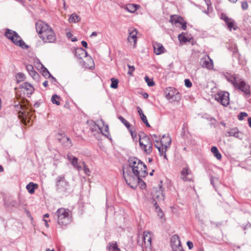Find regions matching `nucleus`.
<instances>
[{
	"instance_id": "nucleus-25",
	"label": "nucleus",
	"mask_w": 251,
	"mask_h": 251,
	"mask_svg": "<svg viewBox=\"0 0 251 251\" xmlns=\"http://www.w3.org/2000/svg\"><path fill=\"white\" fill-rule=\"evenodd\" d=\"M38 187L37 184L33 182H29L26 186V188L28 192L32 194L34 193L35 189Z\"/></svg>"
},
{
	"instance_id": "nucleus-4",
	"label": "nucleus",
	"mask_w": 251,
	"mask_h": 251,
	"mask_svg": "<svg viewBox=\"0 0 251 251\" xmlns=\"http://www.w3.org/2000/svg\"><path fill=\"white\" fill-rule=\"evenodd\" d=\"M57 216V223L59 226L63 228H66V227L70 224L73 218L71 211L68 208H60L55 212Z\"/></svg>"
},
{
	"instance_id": "nucleus-5",
	"label": "nucleus",
	"mask_w": 251,
	"mask_h": 251,
	"mask_svg": "<svg viewBox=\"0 0 251 251\" xmlns=\"http://www.w3.org/2000/svg\"><path fill=\"white\" fill-rule=\"evenodd\" d=\"M5 36L15 45L20 47L23 49H27L29 48V46L26 45L18 34L13 30L6 28L5 32Z\"/></svg>"
},
{
	"instance_id": "nucleus-32",
	"label": "nucleus",
	"mask_w": 251,
	"mask_h": 251,
	"mask_svg": "<svg viewBox=\"0 0 251 251\" xmlns=\"http://www.w3.org/2000/svg\"><path fill=\"white\" fill-rule=\"evenodd\" d=\"M60 99V97L58 95L55 94L52 95L51 98V101L53 104H55L57 105H59L60 103L59 102V100Z\"/></svg>"
},
{
	"instance_id": "nucleus-31",
	"label": "nucleus",
	"mask_w": 251,
	"mask_h": 251,
	"mask_svg": "<svg viewBox=\"0 0 251 251\" xmlns=\"http://www.w3.org/2000/svg\"><path fill=\"white\" fill-rule=\"evenodd\" d=\"M42 75L47 78H50V76H51V74L50 73L48 70L42 65Z\"/></svg>"
},
{
	"instance_id": "nucleus-16",
	"label": "nucleus",
	"mask_w": 251,
	"mask_h": 251,
	"mask_svg": "<svg viewBox=\"0 0 251 251\" xmlns=\"http://www.w3.org/2000/svg\"><path fill=\"white\" fill-rule=\"evenodd\" d=\"M151 233L148 231H144L142 237V240L144 241L145 244L147 247L151 246Z\"/></svg>"
},
{
	"instance_id": "nucleus-46",
	"label": "nucleus",
	"mask_w": 251,
	"mask_h": 251,
	"mask_svg": "<svg viewBox=\"0 0 251 251\" xmlns=\"http://www.w3.org/2000/svg\"><path fill=\"white\" fill-rule=\"evenodd\" d=\"M185 85L188 88H190L192 86V84L191 81L189 79H185L184 80Z\"/></svg>"
},
{
	"instance_id": "nucleus-53",
	"label": "nucleus",
	"mask_w": 251,
	"mask_h": 251,
	"mask_svg": "<svg viewBox=\"0 0 251 251\" xmlns=\"http://www.w3.org/2000/svg\"><path fill=\"white\" fill-rule=\"evenodd\" d=\"M187 245L189 249H191L193 248V244L191 241H187Z\"/></svg>"
},
{
	"instance_id": "nucleus-27",
	"label": "nucleus",
	"mask_w": 251,
	"mask_h": 251,
	"mask_svg": "<svg viewBox=\"0 0 251 251\" xmlns=\"http://www.w3.org/2000/svg\"><path fill=\"white\" fill-rule=\"evenodd\" d=\"M108 250L109 251H121L120 249L118 247L116 242L109 243Z\"/></svg>"
},
{
	"instance_id": "nucleus-6",
	"label": "nucleus",
	"mask_w": 251,
	"mask_h": 251,
	"mask_svg": "<svg viewBox=\"0 0 251 251\" xmlns=\"http://www.w3.org/2000/svg\"><path fill=\"white\" fill-rule=\"evenodd\" d=\"M55 187L57 192L63 196H67L69 193V183L64 175H60L56 177Z\"/></svg>"
},
{
	"instance_id": "nucleus-54",
	"label": "nucleus",
	"mask_w": 251,
	"mask_h": 251,
	"mask_svg": "<svg viewBox=\"0 0 251 251\" xmlns=\"http://www.w3.org/2000/svg\"><path fill=\"white\" fill-rule=\"evenodd\" d=\"M137 112H138V114H139L140 116H141L142 114H144L143 112L142 109L139 106L137 107Z\"/></svg>"
},
{
	"instance_id": "nucleus-26",
	"label": "nucleus",
	"mask_w": 251,
	"mask_h": 251,
	"mask_svg": "<svg viewBox=\"0 0 251 251\" xmlns=\"http://www.w3.org/2000/svg\"><path fill=\"white\" fill-rule=\"evenodd\" d=\"M211 151L213 154L214 156L218 159L221 160L222 158V155L219 152L217 148L213 146L211 148Z\"/></svg>"
},
{
	"instance_id": "nucleus-21",
	"label": "nucleus",
	"mask_w": 251,
	"mask_h": 251,
	"mask_svg": "<svg viewBox=\"0 0 251 251\" xmlns=\"http://www.w3.org/2000/svg\"><path fill=\"white\" fill-rule=\"evenodd\" d=\"M96 127H98L99 130L100 131V132L102 134V135L108 137V135L109 134V128L107 125H106L105 126H104V129L103 127H100L99 126L97 125H95L94 126V127L93 128V129L96 130Z\"/></svg>"
},
{
	"instance_id": "nucleus-40",
	"label": "nucleus",
	"mask_w": 251,
	"mask_h": 251,
	"mask_svg": "<svg viewBox=\"0 0 251 251\" xmlns=\"http://www.w3.org/2000/svg\"><path fill=\"white\" fill-rule=\"evenodd\" d=\"M16 78H17L18 81H22L25 78V75L24 74H23L22 73H19L16 75Z\"/></svg>"
},
{
	"instance_id": "nucleus-58",
	"label": "nucleus",
	"mask_w": 251,
	"mask_h": 251,
	"mask_svg": "<svg viewBox=\"0 0 251 251\" xmlns=\"http://www.w3.org/2000/svg\"><path fill=\"white\" fill-rule=\"evenodd\" d=\"M214 177H211L210 178V183L211 185H213V187L216 189L215 188V186L214 185Z\"/></svg>"
},
{
	"instance_id": "nucleus-18",
	"label": "nucleus",
	"mask_w": 251,
	"mask_h": 251,
	"mask_svg": "<svg viewBox=\"0 0 251 251\" xmlns=\"http://www.w3.org/2000/svg\"><path fill=\"white\" fill-rule=\"evenodd\" d=\"M152 142L150 139V138L146 135H144L143 137L140 136L139 138V145L140 146H145L148 145L149 146L150 145H152Z\"/></svg>"
},
{
	"instance_id": "nucleus-28",
	"label": "nucleus",
	"mask_w": 251,
	"mask_h": 251,
	"mask_svg": "<svg viewBox=\"0 0 251 251\" xmlns=\"http://www.w3.org/2000/svg\"><path fill=\"white\" fill-rule=\"evenodd\" d=\"M81 20L80 17L75 13H73L70 15L69 18V22L76 23Z\"/></svg>"
},
{
	"instance_id": "nucleus-34",
	"label": "nucleus",
	"mask_w": 251,
	"mask_h": 251,
	"mask_svg": "<svg viewBox=\"0 0 251 251\" xmlns=\"http://www.w3.org/2000/svg\"><path fill=\"white\" fill-rule=\"evenodd\" d=\"M226 23L230 30H231L232 28H233L234 30L236 29L237 26L234 27L235 22L232 19H230L228 21V22H227V23Z\"/></svg>"
},
{
	"instance_id": "nucleus-1",
	"label": "nucleus",
	"mask_w": 251,
	"mask_h": 251,
	"mask_svg": "<svg viewBox=\"0 0 251 251\" xmlns=\"http://www.w3.org/2000/svg\"><path fill=\"white\" fill-rule=\"evenodd\" d=\"M128 163L127 166H123V176L126 184L132 189H135L140 183L145 186L146 184L141 177H144L148 175L146 165L134 156L129 157Z\"/></svg>"
},
{
	"instance_id": "nucleus-62",
	"label": "nucleus",
	"mask_w": 251,
	"mask_h": 251,
	"mask_svg": "<svg viewBox=\"0 0 251 251\" xmlns=\"http://www.w3.org/2000/svg\"><path fill=\"white\" fill-rule=\"evenodd\" d=\"M143 97L145 99H147L149 97V95L147 93L145 92L143 94Z\"/></svg>"
},
{
	"instance_id": "nucleus-33",
	"label": "nucleus",
	"mask_w": 251,
	"mask_h": 251,
	"mask_svg": "<svg viewBox=\"0 0 251 251\" xmlns=\"http://www.w3.org/2000/svg\"><path fill=\"white\" fill-rule=\"evenodd\" d=\"M111 81V83L110 85V87L114 89H116L118 87L119 80L117 78H115L114 77L111 78L110 79Z\"/></svg>"
},
{
	"instance_id": "nucleus-60",
	"label": "nucleus",
	"mask_w": 251,
	"mask_h": 251,
	"mask_svg": "<svg viewBox=\"0 0 251 251\" xmlns=\"http://www.w3.org/2000/svg\"><path fill=\"white\" fill-rule=\"evenodd\" d=\"M154 146L157 149V147H161L160 140L158 141V143L154 142Z\"/></svg>"
},
{
	"instance_id": "nucleus-2",
	"label": "nucleus",
	"mask_w": 251,
	"mask_h": 251,
	"mask_svg": "<svg viewBox=\"0 0 251 251\" xmlns=\"http://www.w3.org/2000/svg\"><path fill=\"white\" fill-rule=\"evenodd\" d=\"M225 77L230 82L234 89L242 93L243 95L249 98L251 96L250 86L247 84L238 75H225Z\"/></svg>"
},
{
	"instance_id": "nucleus-17",
	"label": "nucleus",
	"mask_w": 251,
	"mask_h": 251,
	"mask_svg": "<svg viewBox=\"0 0 251 251\" xmlns=\"http://www.w3.org/2000/svg\"><path fill=\"white\" fill-rule=\"evenodd\" d=\"M171 143V138L169 136L164 135L162 136L160 140V144L162 146H164V149L167 150V148L170 147Z\"/></svg>"
},
{
	"instance_id": "nucleus-30",
	"label": "nucleus",
	"mask_w": 251,
	"mask_h": 251,
	"mask_svg": "<svg viewBox=\"0 0 251 251\" xmlns=\"http://www.w3.org/2000/svg\"><path fill=\"white\" fill-rule=\"evenodd\" d=\"M85 51V49L82 48H79L75 50V54L78 58L82 59Z\"/></svg>"
},
{
	"instance_id": "nucleus-64",
	"label": "nucleus",
	"mask_w": 251,
	"mask_h": 251,
	"mask_svg": "<svg viewBox=\"0 0 251 251\" xmlns=\"http://www.w3.org/2000/svg\"><path fill=\"white\" fill-rule=\"evenodd\" d=\"M248 121L249 126L250 127H251V117H250V118H248Z\"/></svg>"
},
{
	"instance_id": "nucleus-38",
	"label": "nucleus",
	"mask_w": 251,
	"mask_h": 251,
	"mask_svg": "<svg viewBox=\"0 0 251 251\" xmlns=\"http://www.w3.org/2000/svg\"><path fill=\"white\" fill-rule=\"evenodd\" d=\"M145 81L149 86H153L155 85V82L152 79H151L148 76L145 77Z\"/></svg>"
},
{
	"instance_id": "nucleus-3",
	"label": "nucleus",
	"mask_w": 251,
	"mask_h": 251,
	"mask_svg": "<svg viewBox=\"0 0 251 251\" xmlns=\"http://www.w3.org/2000/svg\"><path fill=\"white\" fill-rule=\"evenodd\" d=\"M36 29L39 37L45 43H54L56 35L52 28L42 21L36 23Z\"/></svg>"
},
{
	"instance_id": "nucleus-55",
	"label": "nucleus",
	"mask_w": 251,
	"mask_h": 251,
	"mask_svg": "<svg viewBox=\"0 0 251 251\" xmlns=\"http://www.w3.org/2000/svg\"><path fill=\"white\" fill-rule=\"evenodd\" d=\"M50 78H51V83L55 84V82H57L56 79L51 75V76H50Z\"/></svg>"
},
{
	"instance_id": "nucleus-12",
	"label": "nucleus",
	"mask_w": 251,
	"mask_h": 251,
	"mask_svg": "<svg viewBox=\"0 0 251 251\" xmlns=\"http://www.w3.org/2000/svg\"><path fill=\"white\" fill-rule=\"evenodd\" d=\"M67 158L77 171H79L82 170V167L78 164V158L77 157L70 153H68L67 155Z\"/></svg>"
},
{
	"instance_id": "nucleus-63",
	"label": "nucleus",
	"mask_w": 251,
	"mask_h": 251,
	"mask_svg": "<svg viewBox=\"0 0 251 251\" xmlns=\"http://www.w3.org/2000/svg\"><path fill=\"white\" fill-rule=\"evenodd\" d=\"M66 36L68 38H70L72 36V34L70 32H68L66 33Z\"/></svg>"
},
{
	"instance_id": "nucleus-11",
	"label": "nucleus",
	"mask_w": 251,
	"mask_h": 251,
	"mask_svg": "<svg viewBox=\"0 0 251 251\" xmlns=\"http://www.w3.org/2000/svg\"><path fill=\"white\" fill-rule=\"evenodd\" d=\"M128 31L129 35L127 40L130 44L133 43L134 47H135L137 42V30L136 29H129Z\"/></svg>"
},
{
	"instance_id": "nucleus-52",
	"label": "nucleus",
	"mask_w": 251,
	"mask_h": 251,
	"mask_svg": "<svg viewBox=\"0 0 251 251\" xmlns=\"http://www.w3.org/2000/svg\"><path fill=\"white\" fill-rule=\"evenodd\" d=\"M181 25V28L183 30H186L187 26L186 23L185 22L182 21L181 24H180Z\"/></svg>"
},
{
	"instance_id": "nucleus-7",
	"label": "nucleus",
	"mask_w": 251,
	"mask_h": 251,
	"mask_svg": "<svg viewBox=\"0 0 251 251\" xmlns=\"http://www.w3.org/2000/svg\"><path fill=\"white\" fill-rule=\"evenodd\" d=\"M165 97L172 101H178L181 99L180 94L178 91L173 88L169 87L165 91Z\"/></svg>"
},
{
	"instance_id": "nucleus-59",
	"label": "nucleus",
	"mask_w": 251,
	"mask_h": 251,
	"mask_svg": "<svg viewBox=\"0 0 251 251\" xmlns=\"http://www.w3.org/2000/svg\"><path fill=\"white\" fill-rule=\"evenodd\" d=\"M173 251H184V250H183L182 247H179L178 248H177V249L173 250Z\"/></svg>"
},
{
	"instance_id": "nucleus-45",
	"label": "nucleus",
	"mask_w": 251,
	"mask_h": 251,
	"mask_svg": "<svg viewBox=\"0 0 251 251\" xmlns=\"http://www.w3.org/2000/svg\"><path fill=\"white\" fill-rule=\"evenodd\" d=\"M151 137L152 138V140L154 141V142L158 143V141H159L160 139V136L158 137L156 134H152L151 135Z\"/></svg>"
},
{
	"instance_id": "nucleus-36",
	"label": "nucleus",
	"mask_w": 251,
	"mask_h": 251,
	"mask_svg": "<svg viewBox=\"0 0 251 251\" xmlns=\"http://www.w3.org/2000/svg\"><path fill=\"white\" fill-rule=\"evenodd\" d=\"M29 74L34 80L37 81H39L40 75L34 70L29 73Z\"/></svg>"
},
{
	"instance_id": "nucleus-44",
	"label": "nucleus",
	"mask_w": 251,
	"mask_h": 251,
	"mask_svg": "<svg viewBox=\"0 0 251 251\" xmlns=\"http://www.w3.org/2000/svg\"><path fill=\"white\" fill-rule=\"evenodd\" d=\"M241 7L243 10H247L248 8V4L247 1H244L241 3Z\"/></svg>"
},
{
	"instance_id": "nucleus-15",
	"label": "nucleus",
	"mask_w": 251,
	"mask_h": 251,
	"mask_svg": "<svg viewBox=\"0 0 251 251\" xmlns=\"http://www.w3.org/2000/svg\"><path fill=\"white\" fill-rule=\"evenodd\" d=\"M171 241L172 250L177 249V248H178L179 247H182L179 237L176 235H174L172 237Z\"/></svg>"
},
{
	"instance_id": "nucleus-8",
	"label": "nucleus",
	"mask_w": 251,
	"mask_h": 251,
	"mask_svg": "<svg viewBox=\"0 0 251 251\" xmlns=\"http://www.w3.org/2000/svg\"><path fill=\"white\" fill-rule=\"evenodd\" d=\"M229 93L221 92L215 95V100L224 106H227L229 103Z\"/></svg>"
},
{
	"instance_id": "nucleus-49",
	"label": "nucleus",
	"mask_w": 251,
	"mask_h": 251,
	"mask_svg": "<svg viewBox=\"0 0 251 251\" xmlns=\"http://www.w3.org/2000/svg\"><path fill=\"white\" fill-rule=\"evenodd\" d=\"M26 69L28 73L34 70L33 66L30 64L26 65Z\"/></svg>"
},
{
	"instance_id": "nucleus-19",
	"label": "nucleus",
	"mask_w": 251,
	"mask_h": 251,
	"mask_svg": "<svg viewBox=\"0 0 251 251\" xmlns=\"http://www.w3.org/2000/svg\"><path fill=\"white\" fill-rule=\"evenodd\" d=\"M154 52L156 55L160 54L164 52L165 49L163 46L158 43L153 44Z\"/></svg>"
},
{
	"instance_id": "nucleus-14",
	"label": "nucleus",
	"mask_w": 251,
	"mask_h": 251,
	"mask_svg": "<svg viewBox=\"0 0 251 251\" xmlns=\"http://www.w3.org/2000/svg\"><path fill=\"white\" fill-rule=\"evenodd\" d=\"M226 135L227 136H232L239 139H242L243 138V134L240 132L237 127H234L230 129Z\"/></svg>"
},
{
	"instance_id": "nucleus-23",
	"label": "nucleus",
	"mask_w": 251,
	"mask_h": 251,
	"mask_svg": "<svg viewBox=\"0 0 251 251\" xmlns=\"http://www.w3.org/2000/svg\"><path fill=\"white\" fill-rule=\"evenodd\" d=\"M118 119L126 126L133 137V132L130 128V124L122 116H119Z\"/></svg>"
},
{
	"instance_id": "nucleus-50",
	"label": "nucleus",
	"mask_w": 251,
	"mask_h": 251,
	"mask_svg": "<svg viewBox=\"0 0 251 251\" xmlns=\"http://www.w3.org/2000/svg\"><path fill=\"white\" fill-rule=\"evenodd\" d=\"M156 212L158 213V216L160 218H162L163 217L164 215L161 208H159L158 210H156Z\"/></svg>"
},
{
	"instance_id": "nucleus-51",
	"label": "nucleus",
	"mask_w": 251,
	"mask_h": 251,
	"mask_svg": "<svg viewBox=\"0 0 251 251\" xmlns=\"http://www.w3.org/2000/svg\"><path fill=\"white\" fill-rule=\"evenodd\" d=\"M158 202V201H153V200H152V203L153 204L154 207H155V208L156 210H158V209H159V208H160L159 207V205H158V204H157V202Z\"/></svg>"
},
{
	"instance_id": "nucleus-48",
	"label": "nucleus",
	"mask_w": 251,
	"mask_h": 251,
	"mask_svg": "<svg viewBox=\"0 0 251 251\" xmlns=\"http://www.w3.org/2000/svg\"><path fill=\"white\" fill-rule=\"evenodd\" d=\"M127 66L129 68V70H128V74L129 75H131L132 73V72L134 71L135 70V67L133 66H131L130 65H127Z\"/></svg>"
},
{
	"instance_id": "nucleus-29",
	"label": "nucleus",
	"mask_w": 251,
	"mask_h": 251,
	"mask_svg": "<svg viewBox=\"0 0 251 251\" xmlns=\"http://www.w3.org/2000/svg\"><path fill=\"white\" fill-rule=\"evenodd\" d=\"M141 149L147 154H150L152 151V144L149 146H140Z\"/></svg>"
},
{
	"instance_id": "nucleus-41",
	"label": "nucleus",
	"mask_w": 251,
	"mask_h": 251,
	"mask_svg": "<svg viewBox=\"0 0 251 251\" xmlns=\"http://www.w3.org/2000/svg\"><path fill=\"white\" fill-rule=\"evenodd\" d=\"M248 116V114L245 112H241L238 115V119L240 121L244 120V119Z\"/></svg>"
},
{
	"instance_id": "nucleus-35",
	"label": "nucleus",
	"mask_w": 251,
	"mask_h": 251,
	"mask_svg": "<svg viewBox=\"0 0 251 251\" xmlns=\"http://www.w3.org/2000/svg\"><path fill=\"white\" fill-rule=\"evenodd\" d=\"M157 149L159 152L160 155L163 156L164 158L167 159V158L166 154V150H165V149H164V146H163L161 145V147H157Z\"/></svg>"
},
{
	"instance_id": "nucleus-37",
	"label": "nucleus",
	"mask_w": 251,
	"mask_h": 251,
	"mask_svg": "<svg viewBox=\"0 0 251 251\" xmlns=\"http://www.w3.org/2000/svg\"><path fill=\"white\" fill-rule=\"evenodd\" d=\"M19 117L20 118L22 121V122L25 124L26 125L25 120L26 119V114L25 112H21L20 111L19 113Z\"/></svg>"
},
{
	"instance_id": "nucleus-61",
	"label": "nucleus",
	"mask_w": 251,
	"mask_h": 251,
	"mask_svg": "<svg viewBox=\"0 0 251 251\" xmlns=\"http://www.w3.org/2000/svg\"><path fill=\"white\" fill-rule=\"evenodd\" d=\"M98 35V33L96 31H94L92 33V34L90 35V37H92L94 36H96Z\"/></svg>"
},
{
	"instance_id": "nucleus-43",
	"label": "nucleus",
	"mask_w": 251,
	"mask_h": 251,
	"mask_svg": "<svg viewBox=\"0 0 251 251\" xmlns=\"http://www.w3.org/2000/svg\"><path fill=\"white\" fill-rule=\"evenodd\" d=\"M127 9L130 12L133 13L136 10V8H135L133 5L130 4L127 7Z\"/></svg>"
},
{
	"instance_id": "nucleus-39",
	"label": "nucleus",
	"mask_w": 251,
	"mask_h": 251,
	"mask_svg": "<svg viewBox=\"0 0 251 251\" xmlns=\"http://www.w3.org/2000/svg\"><path fill=\"white\" fill-rule=\"evenodd\" d=\"M178 38L180 42L186 43L189 41V40H188V38L184 36L182 34H179L178 36Z\"/></svg>"
},
{
	"instance_id": "nucleus-22",
	"label": "nucleus",
	"mask_w": 251,
	"mask_h": 251,
	"mask_svg": "<svg viewBox=\"0 0 251 251\" xmlns=\"http://www.w3.org/2000/svg\"><path fill=\"white\" fill-rule=\"evenodd\" d=\"M60 142L64 144V146L67 148H69L72 146L71 140L69 137L63 136L61 139H59Z\"/></svg>"
},
{
	"instance_id": "nucleus-10",
	"label": "nucleus",
	"mask_w": 251,
	"mask_h": 251,
	"mask_svg": "<svg viewBox=\"0 0 251 251\" xmlns=\"http://www.w3.org/2000/svg\"><path fill=\"white\" fill-rule=\"evenodd\" d=\"M200 64L202 67L208 70H212L214 68L213 60L207 55H204L200 60Z\"/></svg>"
},
{
	"instance_id": "nucleus-56",
	"label": "nucleus",
	"mask_w": 251,
	"mask_h": 251,
	"mask_svg": "<svg viewBox=\"0 0 251 251\" xmlns=\"http://www.w3.org/2000/svg\"><path fill=\"white\" fill-rule=\"evenodd\" d=\"M140 118L143 122H145V121L147 120V117L144 114H142V116H140Z\"/></svg>"
},
{
	"instance_id": "nucleus-42",
	"label": "nucleus",
	"mask_w": 251,
	"mask_h": 251,
	"mask_svg": "<svg viewBox=\"0 0 251 251\" xmlns=\"http://www.w3.org/2000/svg\"><path fill=\"white\" fill-rule=\"evenodd\" d=\"M82 163L83 170H84L85 174L88 176H89L90 173L89 169L88 168V167L86 165L85 162H82Z\"/></svg>"
},
{
	"instance_id": "nucleus-13",
	"label": "nucleus",
	"mask_w": 251,
	"mask_h": 251,
	"mask_svg": "<svg viewBox=\"0 0 251 251\" xmlns=\"http://www.w3.org/2000/svg\"><path fill=\"white\" fill-rule=\"evenodd\" d=\"M181 177L184 181H191L192 179L191 171L187 168H184L181 172Z\"/></svg>"
},
{
	"instance_id": "nucleus-24",
	"label": "nucleus",
	"mask_w": 251,
	"mask_h": 251,
	"mask_svg": "<svg viewBox=\"0 0 251 251\" xmlns=\"http://www.w3.org/2000/svg\"><path fill=\"white\" fill-rule=\"evenodd\" d=\"M183 21V19L181 17L176 15H171L169 20L172 24H181Z\"/></svg>"
},
{
	"instance_id": "nucleus-20",
	"label": "nucleus",
	"mask_w": 251,
	"mask_h": 251,
	"mask_svg": "<svg viewBox=\"0 0 251 251\" xmlns=\"http://www.w3.org/2000/svg\"><path fill=\"white\" fill-rule=\"evenodd\" d=\"M22 88L25 89L26 91L27 95H31L34 91V87L28 82H25L22 85Z\"/></svg>"
},
{
	"instance_id": "nucleus-57",
	"label": "nucleus",
	"mask_w": 251,
	"mask_h": 251,
	"mask_svg": "<svg viewBox=\"0 0 251 251\" xmlns=\"http://www.w3.org/2000/svg\"><path fill=\"white\" fill-rule=\"evenodd\" d=\"M81 45H82V46L83 47H84V48H87V45H87V43L86 41H81Z\"/></svg>"
},
{
	"instance_id": "nucleus-9",
	"label": "nucleus",
	"mask_w": 251,
	"mask_h": 251,
	"mask_svg": "<svg viewBox=\"0 0 251 251\" xmlns=\"http://www.w3.org/2000/svg\"><path fill=\"white\" fill-rule=\"evenodd\" d=\"M160 184L157 189H155L152 192V200L153 201H162L164 200L165 196L163 192V188L162 186V181H160Z\"/></svg>"
},
{
	"instance_id": "nucleus-47",
	"label": "nucleus",
	"mask_w": 251,
	"mask_h": 251,
	"mask_svg": "<svg viewBox=\"0 0 251 251\" xmlns=\"http://www.w3.org/2000/svg\"><path fill=\"white\" fill-rule=\"evenodd\" d=\"M221 19H223L225 23H227L231 18H229L225 14L222 13L221 14Z\"/></svg>"
}]
</instances>
